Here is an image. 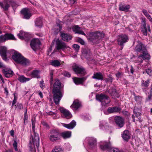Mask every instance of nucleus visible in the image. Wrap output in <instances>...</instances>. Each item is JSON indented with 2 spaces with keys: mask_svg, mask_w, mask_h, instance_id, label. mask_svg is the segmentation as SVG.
Listing matches in <instances>:
<instances>
[{
  "mask_svg": "<svg viewBox=\"0 0 152 152\" xmlns=\"http://www.w3.org/2000/svg\"><path fill=\"white\" fill-rule=\"evenodd\" d=\"M150 58V56L148 53L142 54L138 56L136 61V63H141L142 62L143 60H149Z\"/></svg>",
  "mask_w": 152,
  "mask_h": 152,
  "instance_id": "12",
  "label": "nucleus"
},
{
  "mask_svg": "<svg viewBox=\"0 0 152 152\" xmlns=\"http://www.w3.org/2000/svg\"><path fill=\"white\" fill-rule=\"evenodd\" d=\"M62 148L59 146H56L52 150V152H63Z\"/></svg>",
  "mask_w": 152,
  "mask_h": 152,
  "instance_id": "37",
  "label": "nucleus"
},
{
  "mask_svg": "<svg viewBox=\"0 0 152 152\" xmlns=\"http://www.w3.org/2000/svg\"><path fill=\"white\" fill-rule=\"evenodd\" d=\"M88 141V145L89 148H93L95 147L96 145V139L92 137H89L86 138Z\"/></svg>",
  "mask_w": 152,
  "mask_h": 152,
  "instance_id": "17",
  "label": "nucleus"
},
{
  "mask_svg": "<svg viewBox=\"0 0 152 152\" xmlns=\"http://www.w3.org/2000/svg\"><path fill=\"white\" fill-rule=\"evenodd\" d=\"M39 86L42 89L45 87L44 82L43 80H42L40 81Z\"/></svg>",
  "mask_w": 152,
  "mask_h": 152,
  "instance_id": "47",
  "label": "nucleus"
},
{
  "mask_svg": "<svg viewBox=\"0 0 152 152\" xmlns=\"http://www.w3.org/2000/svg\"><path fill=\"white\" fill-rule=\"evenodd\" d=\"M60 110L61 113L63 115V116L64 117L67 119H69L72 117V115L69 111L63 107H60Z\"/></svg>",
  "mask_w": 152,
  "mask_h": 152,
  "instance_id": "20",
  "label": "nucleus"
},
{
  "mask_svg": "<svg viewBox=\"0 0 152 152\" xmlns=\"http://www.w3.org/2000/svg\"><path fill=\"white\" fill-rule=\"evenodd\" d=\"M92 78L98 80H102L103 79V76L100 72H96L94 74Z\"/></svg>",
  "mask_w": 152,
  "mask_h": 152,
  "instance_id": "32",
  "label": "nucleus"
},
{
  "mask_svg": "<svg viewBox=\"0 0 152 152\" xmlns=\"http://www.w3.org/2000/svg\"><path fill=\"white\" fill-rule=\"evenodd\" d=\"M142 31L143 35L147 36V29H142Z\"/></svg>",
  "mask_w": 152,
  "mask_h": 152,
  "instance_id": "57",
  "label": "nucleus"
},
{
  "mask_svg": "<svg viewBox=\"0 0 152 152\" xmlns=\"http://www.w3.org/2000/svg\"><path fill=\"white\" fill-rule=\"evenodd\" d=\"M130 7L129 5H125L120 4L119 5V9L121 11L127 12L129 11Z\"/></svg>",
  "mask_w": 152,
  "mask_h": 152,
  "instance_id": "31",
  "label": "nucleus"
},
{
  "mask_svg": "<svg viewBox=\"0 0 152 152\" xmlns=\"http://www.w3.org/2000/svg\"><path fill=\"white\" fill-rule=\"evenodd\" d=\"M13 147L15 149V151H18V148H17V145L18 143L15 140H14L13 143Z\"/></svg>",
  "mask_w": 152,
  "mask_h": 152,
  "instance_id": "46",
  "label": "nucleus"
},
{
  "mask_svg": "<svg viewBox=\"0 0 152 152\" xmlns=\"http://www.w3.org/2000/svg\"><path fill=\"white\" fill-rule=\"evenodd\" d=\"M64 75L65 76L69 77L71 75L69 73L65 71L64 72Z\"/></svg>",
  "mask_w": 152,
  "mask_h": 152,
  "instance_id": "52",
  "label": "nucleus"
},
{
  "mask_svg": "<svg viewBox=\"0 0 152 152\" xmlns=\"http://www.w3.org/2000/svg\"><path fill=\"white\" fill-rule=\"evenodd\" d=\"M50 63L52 65L56 67H58L61 65L60 61L57 60L51 61Z\"/></svg>",
  "mask_w": 152,
  "mask_h": 152,
  "instance_id": "36",
  "label": "nucleus"
},
{
  "mask_svg": "<svg viewBox=\"0 0 152 152\" xmlns=\"http://www.w3.org/2000/svg\"><path fill=\"white\" fill-rule=\"evenodd\" d=\"M24 39H26L27 40L29 39L30 38V35L28 33H26V35H24Z\"/></svg>",
  "mask_w": 152,
  "mask_h": 152,
  "instance_id": "54",
  "label": "nucleus"
},
{
  "mask_svg": "<svg viewBox=\"0 0 152 152\" xmlns=\"http://www.w3.org/2000/svg\"><path fill=\"white\" fill-rule=\"evenodd\" d=\"M62 124L64 127L68 129H73L75 126L76 124V123L74 120H73L69 124L62 123Z\"/></svg>",
  "mask_w": 152,
  "mask_h": 152,
  "instance_id": "22",
  "label": "nucleus"
},
{
  "mask_svg": "<svg viewBox=\"0 0 152 152\" xmlns=\"http://www.w3.org/2000/svg\"><path fill=\"white\" fill-rule=\"evenodd\" d=\"M115 122L116 125L120 128L123 127L124 125V119L122 117L119 116L115 117Z\"/></svg>",
  "mask_w": 152,
  "mask_h": 152,
  "instance_id": "11",
  "label": "nucleus"
},
{
  "mask_svg": "<svg viewBox=\"0 0 152 152\" xmlns=\"http://www.w3.org/2000/svg\"><path fill=\"white\" fill-rule=\"evenodd\" d=\"M10 135L12 136L13 137L14 135V132L13 130H12L10 131Z\"/></svg>",
  "mask_w": 152,
  "mask_h": 152,
  "instance_id": "61",
  "label": "nucleus"
},
{
  "mask_svg": "<svg viewBox=\"0 0 152 152\" xmlns=\"http://www.w3.org/2000/svg\"><path fill=\"white\" fill-rule=\"evenodd\" d=\"M146 72L149 75H152V71L150 69H146Z\"/></svg>",
  "mask_w": 152,
  "mask_h": 152,
  "instance_id": "53",
  "label": "nucleus"
},
{
  "mask_svg": "<svg viewBox=\"0 0 152 152\" xmlns=\"http://www.w3.org/2000/svg\"><path fill=\"white\" fill-rule=\"evenodd\" d=\"M86 80L85 77L78 78L74 77L73 80L74 83L77 85L82 83Z\"/></svg>",
  "mask_w": 152,
  "mask_h": 152,
  "instance_id": "29",
  "label": "nucleus"
},
{
  "mask_svg": "<svg viewBox=\"0 0 152 152\" xmlns=\"http://www.w3.org/2000/svg\"><path fill=\"white\" fill-rule=\"evenodd\" d=\"M32 124V130L33 132V135L31 136V138L30 139V142L31 143L32 142L33 144L37 146V147L38 148V147L39 145V137L38 134L36 133L35 132V122L33 120H31Z\"/></svg>",
  "mask_w": 152,
  "mask_h": 152,
  "instance_id": "3",
  "label": "nucleus"
},
{
  "mask_svg": "<svg viewBox=\"0 0 152 152\" xmlns=\"http://www.w3.org/2000/svg\"><path fill=\"white\" fill-rule=\"evenodd\" d=\"M142 12L146 17H148V16L150 15L148 13L147 11L145 9H142Z\"/></svg>",
  "mask_w": 152,
  "mask_h": 152,
  "instance_id": "49",
  "label": "nucleus"
},
{
  "mask_svg": "<svg viewBox=\"0 0 152 152\" xmlns=\"http://www.w3.org/2000/svg\"><path fill=\"white\" fill-rule=\"evenodd\" d=\"M28 119V116H24L23 119L24 121V124H25L26 122L27 123Z\"/></svg>",
  "mask_w": 152,
  "mask_h": 152,
  "instance_id": "59",
  "label": "nucleus"
},
{
  "mask_svg": "<svg viewBox=\"0 0 152 152\" xmlns=\"http://www.w3.org/2000/svg\"><path fill=\"white\" fill-rule=\"evenodd\" d=\"M121 109L120 108L116 107H110L107 109L108 112L110 113L118 112Z\"/></svg>",
  "mask_w": 152,
  "mask_h": 152,
  "instance_id": "30",
  "label": "nucleus"
},
{
  "mask_svg": "<svg viewBox=\"0 0 152 152\" xmlns=\"http://www.w3.org/2000/svg\"><path fill=\"white\" fill-rule=\"evenodd\" d=\"M4 37L5 39V41L8 40H14L15 38L14 36L10 34H4Z\"/></svg>",
  "mask_w": 152,
  "mask_h": 152,
  "instance_id": "35",
  "label": "nucleus"
},
{
  "mask_svg": "<svg viewBox=\"0 0 152 152\" xmlns=\"http://www.w3.org/2000/svg\"><path fill=\"white\" fill-rule=\"evenodd\" d=\"M73 48L76 52H78L79 50L80 46L77 44H74L72 45Z\"/></svg>",
  "mask_w": 152,
  "mask_h": 152,
  "instance_id": "41",
  "label": "nucleus"
},
{
  "mask_svg": "<svg viewBox=\"0 0 152 152\" xmlns=\"http://www.w3.org/2000/svg\"><path fill=\"white\" fill-rule=\"evenodd\" d=\"M38 95L40 96L41 98H42L43 97V95L42 94V93L41 92H39L38 93Z\"/></svg>",
  "mask_w": 152,
  "mask_h": 152,
  "instance_id": "64",
  "label": "nucleus"
},
{
  "mask_svg": "<svg viewBox=\"0 0 152 152\" xmlns=\"http://www.w3.org/2000/svg\"><path fill=\"white\" fill-rule=\"evenodd\" d=\"M96 98L101 102L102 106H105L110 102V98L107 95L103 94L96 95Z\"/></svg>",
  "mask_w": 152,
  "mask_h": 152,
  "instance_id": "4",
  "label": "nucleus"
},
{
  "mask_svg": "<svg viewBox=\"0 0 152 152\" xmlns=\"http://www.w3.org/2000/svg\"><path fill=\"white\" fill-rule=\"evenodd\" d=\"M81 106V104L77 99L74 100L73 104L71 106V107L73 110H77Z\"/></svg>",
  "mask_w": 152,
  "mask_h": 152,
  "instance_id": "27",
  "label": "nucleus"
},
{
  "mask_svg": "<svg viewBox=\"0 0 152 152\" xmlns=\"http://www.w3.org/2000/svg\"><path fill=\"white\" fill-rule=\"evenodd\" d=\"M142 29H147L146 27V24L145 23V19L142 20Z\"/></svg>",
  "mask_w": 152,
  "mask_h": 152,
  "instance_id": "42",
  "label": "nucleus"
},
{
  "mask_svg": "<svg viewBox=\"0 0 152 152\" xmlns=\"http://www.w3.org/2000/svg\"><path fill=\"white\" fill-rule=\"evenodd\" d=\"M93 41L95 42H97L98 40L101 39L104 37V34L102 31H97L92 32Z\"/></svg>",
  "mask_w": 152,
  "mask_h": 152,
  "instance_id": "6",
  "label": "nucleus"
},
{
  "mask_svg": "<svg viewBox=\"0 0 152 152\" xmlns=\"http://www.w3.org/2000/svg\"><path fill=\"white\" fill-rule=\"evenodd\" d=\"M111 95L112 96H114V97H118V93L116 90H114L113 91H112L111 93Z\"/></svg>",
  "mask_w": 152,
  "mask_h": 152,
  "instance_id": "44",
  "label": "nucleus"
},
{
  "mask_svg": "<svg viewBox=\"0 0 152 152\" xmlns=\"http://www.w3.org/2000/svg\"><path fill=\"white\" fill-rule=\"evenodd\" d=\"M110 143L105 142L103 144H101L100 148L102 150L108 149V152H119V150L114 148H109Z\"/></svg>",
  "mask_w": 152,
  "mask_h": 152,
  "instance_id": "7",
  "label": "nucleus"
},
{
  "mask_svg": "<svg viewBox=\"0 0 152 152\" xmlns=\"http://www.w3.org/2000/svg\"><path fill=\"white\" fill-rule=\"evenodd\" d=\"M77 40L78 42L80 43L82 45H84L85 42L84 40L80 38H78Z\"/></svg>",
  "mask_w": 152,
  "mask_h": 152,
  "instance_id": "48",
  "label": "nucleus"
},
{
  "mask_svg": "<svg viewBox=\"0 0 152 152\" xmlns=\"http://www.w3.org/2000/svg\"><path fill=\"white\" fill-rule=\"evenodd\" d=\"M61 37L62 40L66 42L70 40L72 38V37L71 35L65 33H61Z\"/></svg>",
  "mask_w": 152,
  "mask_h": 152,
  "instance_id": "28",
  "label": "nucleus"
},
{
  "mask_svg": "<svg viewBox=\"0 0 152 152\" xmlns=\"http://www.w3.org/2000/svg\"><path fill=\"white\" fill-rule=\"evenodd\" d=\"M62 26L59 24H57L56 26L55 29H56L57 30L56 32H59L61 29Z\"/></svg>",
  "mask_w": 152,
  "mask_h": 152,
  "instance_id": "45",
  "label": "nucleus"
},
{
  "mask_svg": "<svg viewBox=\"0 0 152 152\" xmlns=\"http://www.w3.org/2000/svg\"><path fill=\"white\" fill-rule=\"evenodd\" d=\"M42 123L43 125L45 126L46 127L48 126L47 124L44 121H42Z\"/></svg>",
  "mask_w": 152,
  "mask_h": 152,
  "instance_id": "62",
  "label": "nucleus"
},
{
  "mask_svg": "<svg viewBox=\"0 0 152 152\" xmlns=\"http://www.w3.org/2000/svg\"><path fill=\"white\" fill-rule=\"evenodd\" d=\"M73 31L75 33H78L84 35H86V34L80 29L78 26H74L72 28Z\"/></svg>",
  "mask_w": 152,
  "mask_h": 152,
  "instance_id": "26",
  "label": "nucleus"
},
{
  "mask_svg": "<svg viewBox=\"0 0 152 152\" xmlns=\"http://www.w3.org/2000/svg\"><path fill=\"white\" fill-rule=\"evenodd\" d=\"M40 73V70L38 69H34L31 72L30 75L33 78L39 79L41 77Z\"/></svg>",
  "mask_w": 152,
  "mask_h": 152,
  "instance_id": "21",
  "label": "nucleus"
},
{
  "mask_svg": "<svg viewBox=\"0 0 152 152\" xmlns=\"http://www.w3.org/2000/svg\"><path fill=\"white\" fill-rule=\"evenodd\" d=\"M105 122L104 121L100 123L99 126L100 127V128L103 129V127H104V124H105Z\"/></svg>",
  "mask_w": 152,
  "mask_h": 152,
  "instance_id": "58",
  "label": "nucleus"
},
{
  "mask_svg": "<svg viewBox=\"0 0 152 152\" xmlns=\"http://www.w3.org/2000/svg\"><path fill=\"white\" fill-rule=\"evenodd\" d=\"M6 42L5 39L3 34L0 36V44Z\"/></svg>",
  "mask_w": 152,
  "mask_h": 152,
  "instance_id": "43",
  "label": "nucleus"
},
{
  "mask_svg": "<svg viewBox=\"0 0 152 152\" xmlns=\"http://www.w3.org/2000/svg\"><path fill=\"white\" fill-rule=\"evenodd\" d=\"M48 137L49 140L52 142H55L60 139L59 132L55 130H52L50 132L48 135Z\"/></svg>",
  "mask_w": 152,
  "mask_h": 152,
  "instance_id": "5",
  "label": "nucleus"
},
{
  "mask_svg": "<svg viewBox=\"0 0 152 152\" xmlns=\"http://www.w3.org/2000/svg\"><path fill=\"white\" fill-rule=\"evenodd\" d=\"M122 137L125 141H128L130 138L129 132L127 130H125L122 134Z\"/></svg>",
  "mask_w": 152,
  "mask_h": 152,
  "instance_id": "23",
  "label": "nucleus"
},
{
  "mask_svg": "<svg viewBox=\"0 0 152 152\" xmlns=\"http://www.w3.org/2000/svg\"><path fill=\"white\" fill-rule=\"evenodd\" d=\"M31 142L33 144H31V145H30L29 146L30 148V150L31 152H35L36 150L35 146H36V147L37 146L35 144L34 145L32 142Z\"/></svg>",
  "mask_w": 152,
  "mask_h": 152,
  "instance_id": "40",
  "label": "nucleus"
},
{
  "mask_svg": "<svg viewBox=\"0 0 152 152\" xmlns=\"http://www.w3.org/2000/svg\"><path fill=\"white\" fill-rule=\"evenodd\" d=\"M56 48L58 50L61 49L63 50L66 48V45L63 42L60 41L58 39L56 40Z\"/></svg>",
  "mask_w": 152,
  "mask_h": 152,
  "instance_id": "19",
  "label": "nucleus"
},
{
  "mask_svg": "<svg viewBox=\"0 0 152 152\" xmlns=\"http://www.w3.org/2000/svg\"><path fill=\"white\" fill-rule=\"evenodd\" d=\"M122 73L120 72H118L116 74V77L118 78L121 75Z\"/></svg>",
  "mask_w": 152,
  "mask_h": 152,
  "instance_id": "60",
  "label": "nucleus"
},
{
  "mask_svg": "<svg viewBox=\"0 0 152 152\" xmlns=\"http://www.w3.org/2000/svg\"><path fill=\"white\" fill-rule=\"evenodd\" d=\"M73 69L77 74L84 75L86 74V72L85 69L82 67H79L76 65L73 66Z\"/></svg>",
  "mask_w": 152,
  "mask_h": 152,
  "instance_id": "13",
  "label": "nucleus"
},
{
  "mask_svg": "<svg viewBox=\"0 0 152 152\" xmlns=\"http://www.w3.org/2000/svg\"><path fill=\"white\" fill-rule=\"evenodd\" d=\"M134 113L136 117L137 118L138 120L140 122V113Z\"/></svg>",
  "mask_w": 152,
  "mask_h": 152,
  "instance_id": "51",
  "label": "nucleus"
},
{
  "mask_svg": "<svg viewBox=\"0 0 152 152\" xmlns=\"http://www.w3.org/2000/svg\"><path fill=\"white\" fill-rule=\"evenodd\" d=\"M17 101V98L15 97V95L14 94V98L12 102V107L16 103Z\"/></svg>",
  "mask_w": 152,
  "mask_h": 152,
  "instance_id": "55",
  "label": "nucleus"
},
{
  "mask_svg": "<svg viewBox=\"0 0 152 152\" xmlns=\"http://www.w3.org/2000/svg\"><path fill=\"white\" fill-rule=\"evenodd\" d=\"M148 19L149 20V21L152 23V18L151 17L150 15L148 17H147Z\"/></svg>",
  "mask_w": 152,
  "mask_h": 152,
  "instance_id": "63",
  "label": "nucleus"
},
{
  "mask_svg": "<svg viewBox=\"0 0 152 152\" xmlns=\"http://www.w3.org/2000/svg\"><path fill=\"white\" fill-rule=\"evenodd\" d=\"M40 44V42L38 39H34L31 40L30 45L33 50H35L39 48Z\"/></svg>",
  "mask_w": 152,
  "mask_h": 152,
  "instance_id": "15",
  "label": "nucleus"
},
{
  "mask_svg": "<svg viewBox=\"0 0 152 152\" xmlns=\"http://www.w3.org/2000/svg\"><path fill=\"white\" fill-rule=\"evenodd\" d=\"M113 80V78L111 77H110L106 79L105 81L106 82H109L110 83H111L112 82Z\"/></svg>",
  "mask_w": 152,
  "mask_h": 152,
  "instance_id": "56",
  "label": "nucleus"
},
{
  "mask_svg": "<svg viewBox=\"0 0 152 152\" xmlns=\"http://www.w3.org/2000/svg\"><path fill=\"white\" fill-rule=\"evenodd\" d=\"M82 54L89 61L92 60L91 53L89 49H84L82 52Z\"/></svg>",
  "mask_w": 152,
  "mask_h": 152,
  "instance_id": "16",
  "label": "nucleus"
},
{
  "mask_svg": "<svg viewBox=\"0 0 152 152\" xmlns=\"http://www.w3.org/2000/svg\"><path fill=\"white\" fill-rule=\"evenodd\" d=\"M12 58L16 63L20 64L23 66H27L29 64V61L17 52L13 53Z\"/></svg>",
  "mask_w": 152,
  "mask_h": 152,
  "instance_id": "2",
  "label": "nucleus"
},
{
  "mask_svg": "<svg viewBox=\"0 0 152 152\" xmlns=\"http://www.w3.org/2000/svg\"><path fill=\"white\" fill-rule=\"evenodd\" d=\"M17 79L21 83H25L30 80V79L29 78L26 77L23 75H18Z\"/></svg>",
  "mask_w": 152,
  "mask_h": 152,
  "instance_id": "25",
  "label": "nucleus"
},
{
  "mask_svg": "<svg viewBox=\"0 0 152 152\" xmlns=\"http://www.w3.org/2000/svg\"><path fill=\"white\" fill-rule=\"evenodd\" d=\"M2 71L4 75L7 77H11L13 75V72L10 69H3Z\"/></svg>",
  "mask_w": 152,
  "mask_h": 152,
  "instance_id": "24",
  "label": "nucleus"
},
{
  "mask_svg": "<svg viewBox=\"0 0 152 152\" xmlns=\"http://www.w3.org/2000/svg\"><path fill=\"white\" fill-rule=\"evenodd\" d=\"M7 52V48L4 46H0V54L2 59L6 61L8 60L6 53Z\"/></svg>",
  "mask_w": 152,
  "mask_h": 152,
  "instance_id": "14",
  "label": "nucleus"
},
{
  "mask_svg": "<svg viewBox=\"0 0 152 152\" xmlns=\"http://www.w3.org/2000/svg\"><path fill=\"white\" fill-rule=\"evenodd\" d=\"M53 86V99L55 103L56 104H58L63 96V94L60 90L61 83L60 80L57 79L56 80Z\"/></svg>",
  "mask_w": 152,
  "mask_h": 152,
  "instance_id": "1",
  "label": "nucleus"
},
{
  "mask_svg": "<svg viewBox=\"0 0 152 152\" xmlns=\"http://www.w3.org/2000/svg\"><path fill=\"white\" fill-rule=\"evenodd\" d=\"M21 13L23 15V18L25 19H28L30 18L31 15L28 9L24 8L21 11Z\"/></svg>",
  "mask_w": 152,
  "mask_h": 152,
  "instance_id": "18",
  "label": "nucleus"
},
{
  "mask_svg": "<svg viewBox=\"0 0 152 152\" xmlns=\"http://www.w3.org/2000/svg\"><path fill=\"white\" fill-rule=\"evenodd\" d=\"M12 1L10 0H4L3 2H0V6L4 11H7L10 7Z\"/></svg>",
  "mask_w": 152,
  "mask_h": 152,
  "instance_id": "10",
  "label": "nucleus"
},
{
  "mask_svg": "<svg viewBox=\"0 0 152 152\" xmlns=\"http://www.w3.org/2000/svg\"><path fill=\"white\" fill-rule=\"evenodd\" d=\"M135 50L137 52H141L142 54L148 53L146 47L140 42H139L136 45Z\"/></svg>",
  "mask_w": 152,
  "mask_h": 152,
  "instance_id": "9",
  "label": "nucleus"
},
{
  "mask_svg": "<svg viewBox=\"0 0 152 152\" xmlns=\"http://www.w3.org/2000/svg\"><path fill=\"white\" fill-rule=\"evenodd\" d=\"M35 26L39 28H41L42 25V18H37L35 21Z\"/></svg>",
  "mask_w": 152,
  "mask_h": 152,
  "instance_id": "33",
  "label": "nucleus"
},
{
  "mask_svg": "<svg viewBox=\"0 0 152 152\" xmlns=\"http://www.w3.org/2000/svg\"><path fill=\"white\" fill-rule=\"evenodd\" d=\"M17 107H16L15 108H18V109L20 110L23 108V106L22 104L20 103H17Z\"/></svg>",
  "mask_w": 152,
  "mask_h": 152,
  "instance_id": "50",
  "label": "nucleus"
},
{
  "mask_svg": "<svg viewBox=\"0 0 152 152\" xmlns=\"http://www.w3.org/2000/svg\"><path fill=\"white\" fill-rule=\"evenodd\" d=\"M26 33L23 31H20V33L18 34L19 39H24V35H26Z\"/></svg>",
  "mask_w": 152,
  "mask_h": 152,
  "instance_id": "38",
  "label": "nucleus"
},
{
  "mask_svg": "<svg viewBox=\"0 0 152 152\" xmlns=\"http://www.w3.org/2000/svg\"><path fill=\"white\" fill-rule=\"evenodd\" d=\"M128 40V37L126 35H121L119 36L118 40V45L121 47V50H122L123 48L124 43L126 42Z\"/></svg>",
  "mask_w": 152,
  "mask_h": 152,
  "instance_id": "8",
  "label": "nucleus"
},
{
  "mask_svg": "<svg viewBox=\"0 0 152 152\" xmlns=\"http://www.w3.org/2000/svg\"><path fill=\"white\" fill-rule=\"evenodd\" d=\"M149 83V80H147L145 81H142V86L145 89H146L148 87Z\"/></svg>",
  "mask_w": 152,
  "mask_h": 152,
  "instance_id": "39",
  "label": "nucleus"
},
{
  "mask_svg": "<svg viewBox=\"0 0 152 152\" xmlns=\"http://www.w3.org/2000/svg\"><path fill=\"white\" fill-rule=\"evenodd\" d=\"M61 136L64 139L70 138L71 136V132L70 131H66L61 133Z\"/></svg>",
  "mask_w": 152,
  "mask_h": 152,
  "instance_id": "34",
  "label": "nucleus"
}]
</instances>
